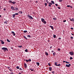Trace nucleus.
I'll list each match as a JSON object with an SVG mask.
<instances>
[{"mask_svg": "<svg viewBox=\"0 0 74 74\" xmlns=\"http://www.w3.org/2000/svg\"><path fill=\"white\" fill-rule=\"evenodd\" d=\"M25 61L27 62H29V60H25Z\"/></svg>", "mask_w": 74, "mask_h": 74, "instance_id": "79ce46f5", "label": "nucleus"}, {"mask_svg": "<svg viewBox=\"0 0 74 74\" xmlns=\"http://www.w3.org/2000/svg\"><path fill=\"white\" fill-rule=\"evenodd\" d=\"M15 15H18V13H16L15 14Z\"/></svg>", "mask_w": 74, "mask_h": 74, "instance_id": "f704fd0d", "label": "nucleus"}, {"mask_svg": "<svg viewBox=\"0 0 74 74\" xmlns=\"http://www.w3.org/2000/svg\"><path fill=\"white\" fill-rule=\"evenodd\" d=\"M14 7H13V6H11V9H12V10H14Z\"/></svg>", "mask_w": 74, "mask_h": 74, "instance_id": "1a4fd4ad", "label": "nucleus"}, {"mask_svg": "<svg viewBox=\"0 0 74 74\" xmlns=\"http://www.w3.org/2000/svg\"><path fill=\"white\" fill-rule=\"evenodd\" d=\"M70 5H67V7H70Z\"/></svg>", "mask_w": 74, "mask_h": 74, "instance_id": "3c124183", "label": "nucleus"}, {"mask_svg": "<svg viewBox=\"0 0 74 74\" xmlns=\"http://www.w3.org/2000/svg\"><path fill=\"white\" fill-rule=\"evenodd\" d=\"M45 7H47V3H45Z\"/></svg>", "mask_w": 74, "mask_h": 74, "instance_id": "2f4dec72", "label": "nucleus"}, {"mask_svg": "<svg viewBox=\"0 0 74 74\" xmlns=\"http://www.w3.org/2000/svg\"><path fill=\"white\" fill-rule=\"evenodd\" d=\"M58 40H61V38H58Z\"/></svg>", "mask_w": 74, "mask_h": 74, "instance_id": "13d9d810", "label": "nucleus"}, {"mask_svg": "<svg viewBox=\"0 0 74 74\" xmlns=\"http://www.w3.org/2000/svg\"><path fill=\"white\" fill-rule=\"evenodd\" d=\"M36 64L38 66L40 65V63H39V62H36Z\"/></svg>", "mask_w": 74, "mask_h": 74, "instance_id": "4468645a", "label": "nucleus"}, {"mask_svg": "<svg viewBox=\"0 0 74 74\" xmlns=\"http://www.w3.org/2000/svg\"><path fill=\"white\" fill-rule=\"evenodd\" d=\"M70 7H71V8H72V6H70Z\"/></svg>", "mask_w": 74, "mask_h": 74, "instance_id": "052dcab7", "label": "nucleus"}, {"mask_svg": "<svg viewBox=\"0 0 74 74\" xmlns=\"http://www.w3.org/2000/svg\"><path fill=\"white\" fill-rule=\"evenodd\" d=\"M16 68L17 69H19V66H17L16 67Z\"/></svg>", "mask_w": 74, "mask_h": 74, "instance_id": "72a5a7b5", "label": "nucleus"}, {"mask_svg": "<svg viewBox=\"0 0 74 74\" xmlns=\"http://www.w3.org/2000/svg\"><path fill=\"white\" fill-rule=\"evenodd\" d=\"M58 8L59 9H61V8L60 7H58Z\"/></svg>", "mask_w": 74, "mask_h": 74, "instance_id": "603ef678", "label": "nucleus"}, {"mask_svg": "<svg viewBox=\"0 0 74 74\" xmlns=\"http://www.w3.org/2000/svg\"><path fill=\"white\" fill-rule=\"evenodd\" d=\"M48 65H49V66H51V65H50V64L49 63H48Z\"/></svg>", "mask_w": 74, "mask_h": 74, "instance_id": "4d7b16f0", "label": "nucleus"}, {"mask_svg": "<svg viewBox=\"0 0 74 74\" xmlns=\"http://www.w3.org/2000/svg\"><path fill=\"white\" fill-rule=\"evenodd\" d=\"M19 13H20V14H23V12L22 11H19V12H18Z\"/></svg>", "mask_w": 74, "mask_h": 74, "instance_id": "bb28decb", "label": "nucleus"}, {"mask_svg": "<svg viewBox=\"0 0 74 74\" xmlns=\"http://www.w3.org/2000/svg\"><path fill=\"white\" fill-rule=\"evenodd\" d=\"M52 46H51V47H50V49H52Z\"/></svg>", "mask_w": 74, "mask_h": 74, "instance_id": "e2e57ef3", "label": "nucleus"}, {"mask_svg": "<svg viewBox=\"0 0 74 74\" xmlns=\"http://www.w3.org/2000/svg\"><path fill=\"white\" fill-rule=\"evenodd\" d=\"M9 3H12V1L10 0L9 1Z\"/></svg>", "mask_w": 74, "mask_h": 74, "instance_id": "c85d7f7f", "label": "nucleus"}, {"mask_svg": "<svg viewBox=\"0 0 74 74\" xmlns=\"http://www.w3.org/2000/svg\"><path fill=\"white\" fill-rule=\"evenodd\" d=\"M53 37L54 38H56V35H53Z\"/></svg>", "mask_w": 74, "mask_h": 74, "instance_id": "412c9836", "label": "nucleus"}, {"mask_svg": "<svg viewBox=\"0 0 74 74\" xmlns=\"http://www.w3.org/2000/svg\"><path fill=\"white\" fill-rule=\"evenodd\" d=\"M24 66L25 67V68H27V66L26 64V63H25L24 64Z\"/></svg>", "mask_w": 74, "mask_h": 74, "instance_id": "2eb2a0df", "label": "nucleus"}, {"mask_svg": "<svg viewBox=\"0 0 74 74\" xmlns=\"http://www.w3.org/2000/svg\"><path fill=\"white\" fill-rule=\"evenodd\" d=\"M24 38L26 40H27V38H26V37L25 36H23Z\"/></svg>", "mask_w": 74, "mask_h": 74, "instance_id": "b1692460", "label": "nucleus"}, {"mask_svg": "<svg viewBox=\"0 0 74 74\" xmlns=\"http://www.w3.org/2000/svg\"><path fill=\"white\" fill-rule=\"evenodd\" d=\"M70 38L71 39V40H73V36H71Z\"/></svg>", "mask_w": 74, "mask_h": 74, "instance_id": "e433bc0d", "label": "nucleus"}, {"mask_svg": "<svg viewBox=\"0 0 74 74\" xmlns=\"http://www.w3.org/2000/svg\"><path fill=\"white\" fill-rule=\"evenodd\" d=\"M18 74H21V73H19Z\"/></svg>", "mask_w": 74, "mask_h": 74, "instance_id": "774afa93", "label": "nucleus"}, {"mask_svg": "<svg viewBox=\"0 0 74 74\" xmlns=\"http://www.w3.org/2000/svg\"><path fill=\"white\" fill-rule=\"evenodd\" d=\"M73 59V58L72 57H70V59L71 60Z\"/></svg>", "mask_w": 74, "mask_h": 74, "instance_id": "a19ab883", "label": "nucleus"}, {"mask_svg": "<svg viewBox=\"0 0 74 74\" xmlns=\"http://www.w3.org/2000/svg\"><path fill=\"white\" fill-rule=\"evenodd\" d=\"M49 27L51 28V29L52 30H54V27L53 26L50 25Z\"/></svg>", "mask_w": 74, "mask_h": 74, "instance_id": "423d86ee", "label": "nucleus"}, {"mask_svg": "<svg viewBox=\"0 0 74 74\" xmlns=\"http://www.w3.org/2000/svg\"><path fill=\"white\" fill-rule=\"evenodd\" d=\"M49 71H52V69L51 67H49Z\"/></svg>", "mask_w": 74, "mask_h": 74, "instance_id": "f8f14e48", "label": "nucleus"}, {"mask_svg": "<svg viewBox=\"0 0 74 74\" xmlns=\"http://www.w3.org/2000/svg\"><path fill=\"white\" fill-rule=\"evenodd\" d=\"M10 74H13V73H12V72L10 73Z\"/></svg>", "mask_w": 74, "mask_h": 74, "instance_id": "bf43d9fd", "label": "nucleus"}, {"mask_svg": "<svg viewBox=\"0 0 74 74\" xmlns=\"http://www.w3.org/2000/svg\"><path fill=\"white\" fill-rule=\"evenodd\" d=\"M7 41L8 42H10V40L7 39Z\"/></svg>", "mask_w": 74, "mask_h": 74, "instance_id": "a878e982", "label": "nucleus"}, {"mask_svg": "<svg viewBox=\"0 0 74 74\" xmlns=\"http://www.w3.org/2000/svg\"><path fill=\"white\" fill-rule=\"evenodd\" d=\"M1 44H4L5 43L4 41H3V40H2L1 41Z\"/></svg>", "mask_w": 74, "mask_h": 74, "instance_id": "ddd939ff", "label": "nucleus"}, {"mask_svg": "<svg viewBox=\"0 0 74 74\" xmlns=\"http://www.w3.org/2000/svg\"><path fill=\"white\" fill-rule=\"evenodd\" d=\"M29 61L30 62L31 61V59H29Z\"/></svg>", "mask_w": 74, "mask_h": 74, "instance_id": "8fccbe9b", "label": "nucleus"}, {"mask_svg": "<svg viewBox=\"0 0 74 74\" xmlns=\"http://www.w3.org/2000/svg\"><path fill=\"white\" fill-rule=\"evenodd\" d=\"M15 14H13L12 15V17L13 18H15Z\"/></svg>", "mask_w": 74, "mask_h": 74, "instance_id": "dca6fc26", "label": "nucleus"}, {"mask_svg": "<svg viewBox=\"0 0 74 74\" xmlns=\"http://www.w3.org/2000/svg\"><path fill=\"white\" fill-rule=\"evenodd\" d=\"M63 22H66V20H63Z\"/></svg>", "mask_w": 74, "mask_h": 74, "instance_id": "09e8293b", "label": "nucleus"}, {"mask_svg": "<svg viewBox=\"0 0 74 74\" xmlns=\"http://www.w3.org/2000/svg\"><path fill=\"white\" fill-rule=\"evenodd\" d=\"M43 23L44 24H46L47 23V22H46V21H45V20L43 22Z\"/></svg>", "mask_w": 74, "mask_h": 74, "instance_id": "6ab92c4d", "label": "nucleus"}, {"mask_svg": "<svg viewBox=\"0 0 74 74\" xmlns=\"http://www.w3.org/2000/svg\"><path fill=\"white\" fill-rule=\"evenodd\" d=\"M65 63H66L67 64H69L70 63V62H65Z\"/></svg>", "mask_w": 74, "mask_h": 74, "instance_id": "58836bf2", "label": "nucleus"}, {"mask_svg": "<svg viewBox=\"0 0 74 74\" xmlns=\"http://www.w3.org/2000/svg\"><path fill=\"white\" fill-rule=\"evenodd\" d=\"M25 51L26 52H27V51H28V49H25Z\"/></svg>", "mask_w": 74, "mask_h": 74, "instance_id": "37998d69", "label": "nucleus"}, {"mask_svg": "<svg viewBox=\"0 0 74 74\" xmlns=\"http://www.w3.org/2000/svg\"><path fill=\"white\" fill-rule=\"evenodd\" d=\"M63 0H59V1L60 2H62V1H63Z\"/></svg>", "mask_w": 74, "mask_h": 74, "instance_id": "c03bdc74", "label": "nucleus"}, {"mask_svg": "<svg viewBox=\"0 0 74 74\" xmlns=\"http://www.w3.org/2000/svg\"><path fill=\"white\" fill-rule=\"evenodd\" d=\"M28 17L30 19H33V18L32 17V16H30V15H28Z\"/></svg>", "mask_w": 74, "mask_h": 74, "instance_id": "6e6552de", "label": "nucleus"}, {"mask_svg": "<svg viewBox=\"0 0 74 74\" xmlns=\"http://www.w3.org/2000/svg\"><path fill=\"white\" fill-rule=\"evenodd\" d=\"M69 54H70L71 55H73L74 54V52H69Z\"/></svg>", "mask_w": 74, "mask_h": 74, "instance_id": "7ed1b4c3", "label": "nucleus"}, {"mask_svg": "<svg viewBox=\"0 0 74 74\" xmlns=\"http://www.w3.org/2000/svg\"><path fill=\"white\" fill-rule=\"evenodd\" d=\"M30 70H31L32 71H34L32 69H30Z\"/></svg>", "mask_w": 74, "mask_h": 74, "instance_id": "de8ad7c7", "label": "nucleus"}, {"mask_svg": "<svg viewBox=\"0 0 74 74\" xmlns=\"http://www.w3.org/2000/svg\"><path fill=\"white\" fill-rule=\"evenodd\" d=\"M46 1L47 2V3H49L48 0H46Z\"/></svg>", "mask_w": 74, "mask_h": 74, "instance_id": "ea45409f", "label": "nucleus"}, {"mask_svg": "<svg viewBox=\"0 0 74 74\" xmlns=\"http://www.w3.org/2000/svg\"><path fill=\"white\" fill-rule=\"evenodd\" d=\"M10 68V67H8V68L9 69V68Z\"/></svg>", "mask_w": 74, "mask_h": 74, "instance_id": "338daca9", "label": "nucleus"}, {"mask_svg": "<svg viewBox=\"0 0 74 74\" xmlns=\"http://www.w3.org/2000/svg\"><path fill=\"white\" fill-rule=\"evenodd\" d=\"M9 70L10 71V72H12V71L11 70V69H9Z\"/></svg>", "mask_w": 74, "mask_h": 74, "instance_id": "49530a36", "label": "nucleus"}, {"mask_svg": "<svg viewBox=\"0 0 74 74\" xmlns=\"http://www.w3.org/2000/svg\"><path fill=\"white\" fill-rule=\"evenodd\" d=\"M1 49L2 50H4V51H8V49L7 48L3 47V48H2Z\"/></svg>", "mask_w": 74, "mask_h": 74, "instance_id": "f257e3e1", "label": "nucleus"}, {"mask_svg": "<svg viewBox=\"0 0 74 74\" xmlns=\"http://www.w3.org/2000/svg\"><path fill=\"white\" fill-rule=\"evenodd\" d=\"M27 37H29V38H31V36L30 35H27Z\"/></svg>", "mask_w": 74, "mask_h": 74, "instance_id": "cd10ccee", "label": "nucleus"}, {"mask_svg": "<svg viewBox=\"0 0 74 74\" xmlns=\"http://www.w3.org/2000/svg\"><path fill=\"white\" fill-rule=\"evenodd\" d=\"M58 62H55V65H56V66H60L61 64H57Z\"/></svg>", "mask_w": 74, "mask_h": 74, "instance_id": "f03ea898", "label": "nucleus"}, {"mask_svg": "<svg viewBox=\"0 0 74 74\" xmlns=\"http://www.w3.org/2000/svg\"><path fill=\"white\" fill-rule=\"evenodd\" d=\"M8 21L7 20H6L4 22V23H6V24H8Z\"/></svg>", "mask_w": 74, "mask_h": 74, "instance_id": "f3484780", "label": "nucleus"}, {"mask_svg": "<svg viewBox=\"0 0 74 74\" xmlns=\"http://www.w3.org/2000/svg\"><path fill=\"white\" fill-rule=\"evenodd\" d=\"M11 49H13V48L12 47L11 48Z\"/></svg>", "mask_w": 74, "mask_h": 74, "instance_id": "680f3d73", "label": "nucleus"}, {"mask_svg": "<svg viewBox=\"0 0 74 74\" xmlns=\"http://www.w3.org/2000/svg\"><path fill=\"white\" fill-rule=\"evenodd\" d=\"M27 31L26 30L24 31L23 32L24 33H27Z\"/></svg>", "mask_w": 74, "mask_h": 74, "instance_id": "c756f323", "label": "nucleus"}, {"mask_svg": "<svg viewBox=\"0 0 74 74\" xmlns=\"http://www.w3.org/2000/svg\"><path fill=\"white\" fill-rule=\"evenodd\" d=\"M19 70H23L21 68H20Z\"/></svg>", "mask_w": 74, "mask_h": 74, "instance_id": "864d4df0", "label": "nucleus"}, {"mask_svg": "<svg viewBox=\"0 0 74 74\" xmlns=\"http://www.w3.org/2000/svg\"><path fill=\"white\" fill-rule=\"evenodd\" d=\"M71 29L73 30V27H71Z\"/></svg>", "mask_w": 74, "mask_h": 74, "instance_id": "5fc2aeb1", "label": "nucleus"}, {"mask_svg": "<svg viewBox=\"0 0 74 74\" xmlns=\"http://www.w3.org/2000/svg\"><path fill=\"white\" fill-rule=\"evenodd\" d=\"M12 3L13 4H16V2H14V1H13V2H12Z\"/></svg>", "mask_w": 74, "mask_h": 74, "instance_id": "aec40b11", "label": "nucleus"}, {"mask_svg": "<svg viewBox=\"0 0 74 74\" xmlns=\"http://www.w3.org/2000/svg\"><path fill=\"white\" fill-rule=\"evenodd\" d=\"M71 65L70 64H66V66L67 67H70V66Z\"/></svg>", "mask_w": 74, "mask_h": 74, "instance_id": "39448f33", "label": "nucleus"}, {"mask_svg": "<svg viewBox=\"0 0 74 74\" xmlns=\"http://www.w3.org/2000/svg\"><path fill=\"white\" fill-rule=\"evenodd\" d=\"M56 54V53L55 52H54V53H53V56H54Z\"/></svg>", "mask_w": 74, "mask_h": 74, "instance_id": "393cba45", "label": "nucleus"}, {"mask_svg": "<svg viewBox=\"0 0 74 74\" xmlns=\"http://www.w3.org/2000/svg\"><path fill=\"white\" fill-rule=\"evenodd\" d=\"M52 52H54V51L53 50L52 51H51Z\"/></svg>", "mask_w": 74, "mask_h": 74, "instance_id": "69168bd1", "label": "nucleus"}, {"mask_svg": "<svg viewBox=\"0 0 74 74\" xmlns=\"http://www.w3.org/2000/svg\"><path fill=\"white\" fill-rule=\"evenodd\" d=\"M11 33L12 34H13V35L14 36H15L16 35V34L15 33H14V32H11Z\"/></svg>", "mask_w": 74, "mask_h": 74, "instance_id": "9d476101", "label": "nucleus"}, {"mask_svg": "<svg viewBox=\"0 0 74 74\" xmlns=\"http://www.w3.org/2000/svg\"><path fill=\"white\" fill-rule=\"evenodd\" d=\"M72 19H70V20H71V21H72L74 22V18H72Z\"/></svg>", "mask_w": 74, "mask_h": 74, "instance_id": "a211bd4d", "label": "nucleus"}, {"mask_svg": "<svg viewBox=\"0 0 74 74\" xmlns=\"http://www.w3.org/2000/svg\"><path fill=\"white\" fill-rule=\"evenodd\" d=\"M45 53V54H46V56H48V53H47V52H46Z\"/></svg>", "mask_w": 74, "mask_h": 74, "instance_id": "4be33fe9", "label": "nucleus"}, {"mask_svg": "<svg viewBox=\"0 0 74 74\" xmlns=\"http://www.w3.org/2000/svg\"><path fill=\"white\" fill-rule=\"evenodd\" d=\"M52 73H53V74H55V71H52Z\"/></svg>", "mask_w": 74, "mask_h": 74, "instance_id": "7c9ffc66", "label": "nucleus"}, {"mask_svg": "<svg viewBox=\"0 0 74 74\" xmlns=\"http://www.w3.org/2000/svg\"><path fill=\"white\" fill-rule=\"evenodd\" d=\"M53 20H55V21L57 19V18H53Z\"/></svg>", "mask_w": 74, "mask_h": 74, "instance_id": "473e14b6", "label": "nucleus"}, {"mask_svg": "<svg viewBox=\"0 0 74 74\" xmlns=\"http://www.w3.org/2000/svg\"><path fill=\"white\" fill-rule=\"evenodd\" d=\"M51 3H52V4L53 3V4H54V3H55L54 2V1H51Z\"/></svg>", "mask_w": 74, "mask_h": 74, "instance_id": "5701e85b", "label": "nucleus"}, {"mask_svg": "<svg viewBox=\"0 0 74 74\" xmlns=\"http://www.w3.org/2000/svg\"><path fill=\"white\" fill-rule=\"evenodd\" d=\"M57 49L58 50V51H60V48Z\"/></svg>", "mask_w": 74, "mask_h": 74, "instance_id": "4c0bfd02", "label": "nucleus"}, {"mask_svg": "<svg viewBox=\"0 0 74 74\" xmlns=\"http://www.w3.org/2000/svg\"><path fill=\"white\" fill-rule=\"evenodd\" d=\"M55 5L56 6H58V5L57 4H56Z\"/></svg>", "mask_w": 74, "mask_h": 74, "instance_id": "6e6d98bb", "label": "nucleus"}, {"mask_svg": "<svg viewBox=\"0 0 74 74\" xmlns=\"http://www.w3.org/2000/svg\"><path fill=\"white\" fill-rule=\"evenodd\" d=\"M71 34L72 35H74V34H72V33H71Z\"/></svg>", "mask_w": 74, "mask_h": 74, "instance_id": "0e129e2a", "label": "nucleus"}, {"mask_svg": "<svg viewBox=\"0 0 74 74\" xmlns=\"http://www.w3.org/2000/svg\"><path fill=\"white\" fill-rule=\"evenodd\" d=\"M52 5V3H51L50 2L49 3V6L50 7H51V5Z\"/></svg>", "mask_w": 74, "mask_h": 74, "instance_id": "20e7f679", "label": "nucleus"}, {"mask_svg": "<svg viewBox=\"0 0 74 74\" xmlns=\"http://www.w3.org/2000/svg\"><path fill=\"white\" fill-rule=\"evenodd\" d=\"M18 10V8H15V9L14 8V10H15L16 11L17 10Z\"/></svg>", "mask_w": 74, "mask_h": 74, "instance_id": "0eeeda50", "label": "nucleus"}, {"mask_svg": "<svg viewBox=\"0 0 74 74\" xmlns=\"http://www.w3.org/2000/svg\"><path fill=\"white\" fill-rule=\"evenodd\" d=\"M18 47L19 48H22V46H19Z\"/></svg>", "mask_w": 74, "mask_h": 74, "instance_id": "c9c22d12", "label": "nucleus"}, {"mask_svg": "<svg viewBox=\"0 0 74 74\" xmlns=\"http://www.w3.org/2000/svg\"><path fill=\"white\" fill-rule=\"evenodd\" d=\"M3 10H4V11H6V9L5 8H4V9H3Z\"/></svg>", "mask_w": 74, "mask_h": 74, "instance_id": "a18cd8bd", "label": "nucleus"}, {"mask_svg": "<svg viewBox=\"0 0 74 74\" xmlns=\"http://www.w3.org/2000/svg\"><path fill=\"white\" fill-rule=\"evenodd\" d=\"M45 19H44V18H41V21L42 22H43L44 21H45Z\"/></svg>", "mask_w": 74, "mask_h": 74, "instance_id": "9b49d317", "label": "nucleus"}]
</instances>
